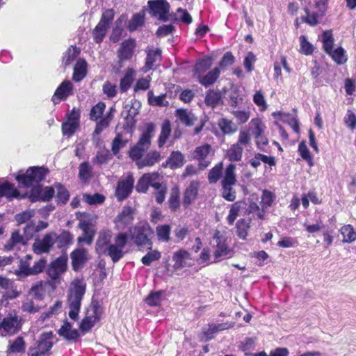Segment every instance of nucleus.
I'll return each instance as SVG.
<instances>
[{
  "label": "nucleus",
  "instance_id": "obj_24",
  "mask_svg": "<svg viewBox=\"0 0 356 356\" xmlns=\"http://www.w3.org/2000/svg\"><path fill=\"white\" fill-rule=\"evenodd\" d=\"M72 268L75 271L79 270L83 268L87 261V252L83 248H77L70 254Z\"/></svg>",
  "mask_w": 356,
  "mask_h": 356
},
{
  "label": "nucleus",
  "instance_id": "obj_54",
  "mask_svg": "<svg viewBox=\"0 0 356 356\" xmlns=\"http://www.w3.org/2000/svg\"><path fill=\"white\" fill-rule=\"evenodd\" d=\"M328 55H330L333 60H334L338 65H341L347 60L346 51L342 47H338L336 49L332 50Z\"/></svg>",
  "mask_w": 356,
  "mask_h": 356
},
{
  "label": "nucleus",
  "instance_id": "obj_27",
  "mask_svg": "<svg viewBox=\"0 0 356 356\" xmlns=\"http://www.w3.org/2000/svg\"><path fill=\"white\" fill-rule=\"evenodd\" d=\"M221 71L219 67H214L207 74L197 76V81L203 86L207 88L213 85L220 75Z\"/></svg>",
  "mask_w": 356,
  "mask_h": 356
},
{
  "label": "nucleus",
  "instance_id": "obj_21",
  "mask_svg": "<svg viewBox=\"0 0 356 356\" xmlns=\"http://www.w3.org/2000/svg\"><path fill=\"white\" fill-rule=\"evenodd\" d=\"M3 197L9 201L14 199L22 200L26 197V193H21L13 184L6 181L0 184V197Z\"/></svg>",
  "mask_w": 356,
  "mask_h": 356
},
{
  "label": "nucleus",
  "instance_id": "obj_12",
  "mask_svg": "<svg viewBox=\"0 0 356 356\" xmlns=\"http://www.w3.org/2000/svg\"><path fill=\"white\" fill-rule=\"evenodd\" d=\"M20 329L19 321L16 314H9L6 317H0V336L13 335Z\"/></svg>",
  "mask_w": 356,
  "mask_h": 356
},
{
  "label": "nucleus",
  "instance_id": "obj_57",
  "mask_svg": "<svg viewBox=\"0 0 356 356\" xmlns=\"http://www.w3.org/2000/svg\"><path fill=\"white\" fill-rule=\"evenodd\" d=\"M156 235L159 241L168 242L170 240V227L168 225H162L156 227Z\"/></svg>",
  "mask_w": 356,
  "mask_h": 356
},
{
  "label": "nucleus",
  "instance_id": "obj_11",
  "mask_svg": "<svg viewBox=\"0 0 356 356\" xmlns=\"http://www.w3.org/2000/svg\"><path fill=\"white\" fill-rule=\"evenodd\" d=\"M149 12L161 21L170 19V5L166 0H152L148 1Z\"/></svg>",
  "mask_w": 356,
  "mask_h": 356
},
{
  "label": "nucleus",
  "instance_id": "obj_15",
  "mask_svg": "<svg viewBox=\"0 0 356 356\" xmlns=\"http://www.w3.org/2000/svg\"><path fill=\"white\" fill-rule=\"evenodd\" d=\"M100 315V307L97 304L92 305L87 310L86 316L80 324V329L84 332L89 331L99 320Z\"/></svg>",
  "mask_w": 356,
  "mask_h": 356
},
{
  "label": "nucleus",
  "instance_id": "obj_37",
  "mask_svg": "<svg viewBox=\"0 0 356 356\" xmlns=\"http://www.w3.org/2000/svg\"><path fill=\"white\" fill-rule=\"evenodd\" d=\"M245 203L244 202H236L232 204L229 213L227 217L229 225H233L236 218L245 209Z\"/></svg>",
  "mask_w": 356,
  "mask_h": 356
},
{
  "label": "nucleus",
  "instance_id": "obj_64",
  "mask_svg": "<svg viewBox=\"0 0 356 356\" xmlns=\"http://www.w3.org/2000/svg\"><path fill=\"white\" fill-rule=\"evenodd\" d=\"M169 207L172 211H176L180 206L179 193L178 190L173 189L168 200Z\"/></svg>",
  "mask_w": 356,
  "mask_h": 356
},
{
  "label": "nucleus",
  "instance_id": "obj_48",
  "mask_svg": "<svg viewBox=\"0 0 356 356\" xmlns=\"http://www.w3.org/2000/svg\"><path fill=\"white\" fill-rule=\"evenodd\" d=\"M127 143L128 140L123 139L122 134L118 133L112 142L111 151L113 154L114 155L118 154L120 149L125 147Z\"/></svg>",
  "mask_w": 356,
  "mask_h": 356
},
{
  "label": "nucleus",
  "instance_id": "obj_30",
  "mask_svg": "<svg viewBox=\"0 0 356 356\" xmlns=\"http://www.w3.org/2000/svg\"><path fill=\"white\" fill-rule=\"evenodd\" d=\"M176 116L186 126L193 125L197 120V117L191 111L179 108L176 111Z\"/></svg>",
  "mask_w": 356,
  "mask_h": 356
},
{
  "label": "nucleus",
  "instance_id": "obj_2",
  "mask_svg": "<svg viewBox=\"0 0 356 356\" xmlns=\"http://www.w3.org/2000/svg\"><path fill=\"white\" fill-rule=\"evenodd\" d=\"M85 292L86 285L81 280H76L72 283L67 295V305L70 308L69 316L74 321L78 319Z\"/></svg>",
  "mask_w": 356,
  "mask_h": 356
},
{
  "label": "nucleus",
  "instance_id": "obj_32",
  "mask_svg": "<svg viewBox=\"0 0 356 356\" xmlns=\"http://www.w3.org/2000/svg\"><path fill=\"white\" fill-rule=\"evenodd\" d=\"M261 162L268 164L270 166L275 165V161L273 156H268L260 153L256 154L249 161L251 166L254 168H257L261 165Z\"/></svg>",
  "mask_w": 356,
  "mask_h": 356
},
{
  "label": "nucleus",
  "instance_id": "obj_6",
  "mask_svg": "<svg viewBox=\"0 0 356 356\" xmlns=\"http://www.w3.org/2000/svg\"><path fill=\"white\" fill-rule=\"evenodd\" d=\"M53 333L44 332L40 334L35 344L30 347L29 356H49L50 350L53 346Z\"/></svg>",
  "mask_w": 356,
  "mask_h": 356
},
{
  "label": "nucleus",
  "instance_id": "obj_46",
  "mask_svg": "<svg viewBox=\"0 0 356 356\" xmlns=\"http://www.w3.org/2000/svg\"><path fill=\"white\" fill-rule=\"evenodd\" d=\"M220 99V92L210 90L206 94L205 103L207 106L214 108L219 104Z\"/></svg>",
  "mask_w": 356,
  "mask_h": 356
},
{
  "label": "nucleus",
  "instance_id": "obj_19",
  "mask_svg": "<svg viewBox=\"0 0 356 356\" xmlns=\"http://www.w3.org/2000/svg\"><path fill=\"white\" fill-rule=\"evenodd\" d=\"M134 220V211L129 207H124L115 217L114 223L118 230H123L126 227L131 225Z\"/></svg>",
  "mask_w": 356,
  "mask_h": 356
},
{
  "label": "nucleus",
  "instance_id": "obj_42",
  "mask_svg": "<svg viewBox=\"0 0 356 356\" xmlns=\"http://www.w3.org/2000/svg\"><path fill=\"white\" fill-rule=\"evenodd\" d=\"M235 143L238 145V146L243 147V149L246 148L248 149L249 147H251V134L249 130H240L238 140Z\"/></svg>",
  "mask_w": 356,
  "mask_h": 356
},
{
  "label": "nucleus",
  "instance_id": "obj_3",
  "mask_svg": "<svg viewBox=\"0 0 356 356\" xmlns=\"http://www.w3.org/2000/svg\"><path fill=\"white\" fill-rule=\"evenodd\" d=\"M155 126L153 123L145 124V130L140 135L138 143L129 151L130 159L137 163L143 159L144 154L151 145V139L154 136Z\"/></svg>",
  "mask_w": 356,
  "mask_h": 356
},
{
  "label": "nucleus",
  "instance_id": "obj_1",
  "mask_svg": "<svg viewBox=\"0 0 356 356\" xmlns=\"http://www.w3.org/2000/svg\"><path fill=\"white\" fill-rule=\"evenodd\" d=\"M111 232L104 230L99 232L95 245V250L99 254H105L111 257L113 263L119 261L124 255V248L128 242L126 233L120 232L111 243Z\"/></svg>",
  "mask_w": 356,
  "mask_h": 356
},
{
  "label": "nucleus",
  "instance_id": "obj_40",
  "mask_svg": "<svg viewBox=\"0 0 356 356\" xmlns=\"http://www.w3.org/2000/svg\"><path fill=\"white\" fill-rule=\"evenodd\" d=\"M58 334L67 339H76L79 337L77 330H72L71 323L67 321L64 322L58 330Z\"/></svg>",
  "mask_w": 356,
  "mask_h": 356
},
{
  "label": "nucleus",
  "instance_id": "obj_33",
  "mask_svg": "<svg viewBox=\"0 0 356 356\" xmlns=\"http://www.w3.org/2000/svg\"><path fill=\"white\" fill-rule=\"evenodd\" d=\"M136 72L132 68H128L126 70L124 76L121 79L120 82V90L121 92H127L131 87Z\"/></svg>",
  "mask_w": 356,
  "mask_h": 356
},
{
  "label": "nucleus",
  "instance_id": "obj_23",
  "mask_svg": "<svg viewBox=\"0 0 356 356\" xmlns=\"http://www.w3.org/2000/svg\"><path fill=\"white\" fill-rule=\"evenodd\" d=\"M136 47L135 40L129 38L124 41L118 50V58L120 62H123L131 58L134 54V50Z\"/></svg>",
  "mask_w": 356,
  "mask_h": 356
},
{
  "label": "nucleus",
  "instance_id": "obj_51",
  "mask_svg": "<svg viewBox=\"0 0 356 356\" xmlns=\"http://www.w3.org/2000/svg\"><path fill=\"white\" fill-rule=\"evenodd\" d=\"M148 102L152 106H165L168 102L165 100V95L154 96L153 92L149 90L147 93Z\"/></svg>",
  "mask_w": 356,
  "mask_h": 356
},
{
  "label": "nucleus",
  "instance_id": "obj_4",
  "mask_svg": "<svg viewBox=\"0 0 356 356\" xmlns=\"http://www.w3.org/2000/svg\"><path fill=\"white\" fill-rule=\"evenodd\" d=\"M236 165L229 164L225 170L222 179V196L226 200L233 202L236 199V191L233 188L236 183V177L235 174Z\"/></svg>",
  "mask_w": 356,
  "mask_h": 356
},
{
  "label": "nucleus",
  "instance_id": "obj_53",
  "mask_svg": "<svg viewBox=\"0 0 356 356\" xmlns=\"http://www.w3.org/2000/svg\"><path fill=\"white\" fill-rule=\"evenodd\" d=\"M275 199V195L267 190H264L262 193L261 204V207L266 212V209L270 207Z\"/></svg>",
  "mask_w": 356,
  "mask_h": 356
},
{
  "label": "nucleus",
  "instance_id": "obj_58",
  "mask_svg": "<svg viewBox=\"0 0 356 356\" xmlns=\"http://www.w3.org/2000/svg\"><path fill=\"white\" fill-rule=\"evenodd\" d=\"M298 152L301 157L307 162L309 166H312L314 165L313 157L305 141L300 143L298 145Z\"/></svg>",
  "mask_w": 356,
  "mask_h": 356
},
{
  "label": "nucleus",
  "instance_id": "obj_18",
  "mask_svg": "<svg viewBox=\"0 0 356 356\" xmlns=\"http://www.w3.org/2000/svg\"><path fill=\"white\" fill-rule=\"evenodd\" d=\"M67 259L65 257H60L52 261L47 268V274L53 281L58 280L60 275L67 270Z\"/></svg>",
  "mask_w": 356,
  "mask_h": 356
},
{
  "label": "nucleus",
  "instance_id": "obj_52",
  "mask_svg": "<svg viewBox=\"0 0 356 356\" xmlns=\"http://www.w3.org/2000/svg\"><path fill=\"white\" fill-rule=\"evenodd\" d=\"M222 163L220 162L216 165L212 169H211L209 172L208 179L209 183L215 184L216 183L219 179L222 176Z\"/></svg>",
  "mask_w": 356,
  "mask_h": 356
},
{
  "label": "nucleus",
  "instance_id": "obj_26",
  "mask_svg": "<svg viewBox=\"0 0 356 356\" xmlns=\"http://www.w3.org/2000/svg\"><path fill=\"white\" fill-rule=\"evenodd\" d=\"M199 186L200 182L198 181L193 180L190 182L189 186L186 188L184 192L183 199V204L184 207H188L195 200Z\"/></svg>",
  "mask_w": 356,
  "mask_h": 356
},
{
  "label": "nucleus",
  "instance_id": "obj_60",
  "mask_svg": "<svg viewBox=\"0 0 356 356\" xmlns=\"http://www.w3.org/2000/svg\"><path fill=\"white\" fill-rule=\"evenodd\" d=\"M150 250L141 259V261L145 266H150L152 262L159 260L161 257V253L159 250Z\"/></svg>",
  "mask_w": 356,
  "mask_h": 356
},
{
  "label": "nucleus",
  "instance_id": "obj_61",
  "mask_svg": "<svg viewBox=\"0 0 356 356\" xmlns=\"http://www.w3.org/2000/svg\"><path fill=\"white\" fill-rule=\"evenodd\" d=\"M106 108V104L104 102H99L95 105L90 110V119L93 121H97L99 119L104 110Z\"/></svg>",
  "mask_w": 356,
  "mask_h": 356
},
{
  "label": "nucleus",
  "instance_id": "obj_34",
  "mask_svg": "<svg viewBox=\"0 0 356 356\" xmlns=\"http://www.w3.org/2000/svg\"><path fill=\"white\" fill-rule=\"evenodd\" d=\"M63 303L60 300H57L49 309L44 312L41 314L40 317L38 318V321L41 323L44 322L47 319L52 318L53 316H56L58 315L62 309Z\"/></svg>",
  "mask_w": 356,
  "mask_h": 356
},
{
  "label": "nucleus",
  "instance_id": "obj_41",
  "mask_svg": "<svg viewBox=\"0 0 356 356\" xmlns=\"http://www.w3.org/2000/svg\"><path fill=\"white\" fill-rule=\"evenodd\" d=\"M170 19H174L177 22L181 21L186 24H189L192 22V17L188 12L181 8H179L175 13L170 14Z\"/></svg>",
  "mask_w": 356,
  "mask_h": 356
},
{
  "label": "nucleus",
  "instance_id": "obj_44",
  "mask_svg": "<svg viewBox=\"0 0 356 356\" xmlns=\"http://www.w3.org/2000/svg\"><path fill=\"white\" fill-rule=\"evenodd\" d=\"M340 232L343 235V243H351L356 240V232L350 225L343 226Z\"/></svg>",
  "mask_w": 356,
  "mask_h": 356
},
{
  "label": "nucleus",
  "instance_id": "obj_9",
  "mask_svg": "<svg viewBox=\"0 0 356 356\" xmlns=\"http://www.w3.org/2000/svg\"><path fill=\"white\" fill-rule=\"evenodd\" d=\"M328 0H314V8L315 10L311 12L309 8H305V12L307 16L302 18V21L310 26H316L318 24L320 19L323 18L327 10Z\"/></svg>",
  "mask_w": 356,
  "mask_h": 356
},
{
  "label": "nucleus",
  "instance_id": "obj_36",
  "mask_svg": "<svg viewBox=\"0 0 356 356\" xmlns=\"http://www.w3.org/2000/svg\"><path fill=\"white\" fill-rule=\"evenodd\" d=\"M87 63L85 60L79 59L74 67L73 80L81 81L86 75Z\"/></svg>",
  "mask_w": 356,
  "mask_h": 356
},
{
  "label": "nucleus",
  "instance_id": "obj_35",
  "mask_svg": "<svg viewBox=\"0 0 356 356\" xmlns=\"http://www.w3.org/2000/svg\"><path fill=\"white\" fill-rule=\"evenodd\" d=\"M243 147L236 143L232 144L227 150L226 157L230 161H241L243 157Z\"/></svg>",
  "mask_w": 356,
  "mask_h": 356
},
{
  "label": "nucleus",
  "instance_id": "obj_17",
  "mask_svg": "<svg viewBox=\"0 0 356 356\" xmlns=\"http://www.w3.org/2000/svg\"><path fill=\"white\" fill-rule=\"evenodd\" d=\"M56 232H51L44 235L42 239L36 240L33 244V250L35 254L47 253L55 244Z\"/></svg>",
  "mask_w": 356,
  "mask_h": 356
},
{
  "label": "nucleus",
  "instance_id": "obj_39",
  "mask_svg": "<svg viewBox=\"0 0 356 356\" xmlns=\"http://www.w3.org/2000/svg\"><path fill=\"white\" fill-rule=\"evenodd\" d=\"M211 66V60L209 58L199 60L194 66V74L196 78L204 74Z\"/></svg>",
  "mask_w": 356,
  "mask_h": 356
},
{
  "label": "nucleus",
  "instance_id": "obj_13",
  "mask_svg": "<svg viewBox=\"0 0 356 356\" xmlns=\"http://www.w3.org/2000/svg\"><path fill=\"white\" fill-rule=\"evenodd\" d=\"M134 184V178L129 173L126 177H122L118 181L115 189V196L119 201H122L129 196L132 192Z\"/></svg>",
  "mask_w": 356,
  "mask_h": 356
},
{
  "label": "nucleus",
  "instance_id": "obj_55",
  "mask_svg": "<svg viewBox=\"0 0 356 356\" xmlns=\"http://www.w3.org/2000/svg\"><path fill=\"white\" fill-rule=\"evenodd\" d=\"M163 291L151 292L145 299L146 303L149 306H159L162 301Z\"/></svg>",
  "mask_w": 356,
  "mask_h": 356
},
{
  "label": "nucleus",
  "instance_id": "obj_31",
  "mask_svg": "<svg viewBox=\"0 0 356 356\" xmlns=\"http://www.w3.org/2000/svg\"><path fill=\"white\" fill-rule=\"evenodd\" d=\"M218 126L224 135H232L238 130V126L232 120L225 118L218 120Z\"/></svg>",
  "mask_w": 356,
  "mask_h": 356
},
{
  "label": "nucleus",
  "instance_id": "obj_56",
  "mask_svg": "<svg viewBox=\"0 0 356 356\" xmlns=\"http://www.w3.org/2000/svg\"><path fill=\"white\" fill-rule=\"evenodd\" d=\"M108 29V28H107L105 25H102L99 23L97 24L92 31L94 40L97 43H101L103 41Z\"/></svg>",
  "mask_w": 356,
  "mask_h": 356
},
{
  "label": "nucleus",
  "instance_id": "obj_49",
  "mask_svg": "<svg viewBox=\"0 0 356 356\" xmlns=\"http://www.w3.org/2000/svg\"><path fill=\"white\" fill-rule=\"evenodd\" d=\"M250 130L254 136H260L264 134L266 126L264 125L262 120L259 118L252 119L250 122Z\"/></svg>",
  "mask_w": 356,
  "mask_h": 356
},
{
  "label": "nucleus",
  "instance_id": "obj_22",
  "mask_svg": "<svg viewBox=\"0 0 356 356\" xmlns=\"http://www.w3.org/2000/svg\"><path fill=\"white\" fill-rule=\"evenodd\" d=\"M78 226L83 232L82 235L77 238L78 243H86L90 245L95 234V230L91 223L88 220H80Z\"/></svg>",
  "mask_w": 356,
  "mask_h": 356
},
{
  "label": "nucleus",
  "instance_id": "obj_5",
  "mask_svg": "<svg viewBox=\"0 0 356 356\" xmlns=\"http://www.w3.org/2000/svg\"><path fill=\"white\" fill-rule=\"evenodd\" d=\"M129 236L138 247L147 245L149 250L152 248V242L149 238L152 231L148 224L137 225L129 229Z\"/></svg>",
  "mask_w": 356,
  "mask_h": 356
},
{
  "label": "nucleus",
  "instance_id": "obj_38",
  "mask_svg": "<svg viewBox=\"0 0 356 356\" xmlns=\"http://www.w3.org/2000/svg\"><path fill=\"white\" fill-rule=\"evenodd\" d=\"M56 238L55 244H56L58 248H65L70 245L73 241V235L66 230L63 231L59 235L56 233Z\"/></svg>",
  "mask_w": 356,
  "mask_h": 356
},
{
  "label": "nucleus",
  "instance_id": "obj_29",
  "mask_svg": "<svg viewBox=\"0 0 356 356\" xmlns=\"http://www.w3.org/2000/svg\"><path fill=\"white\" fill-rule=\"evenodd\" d=\"M161 160V154L158 151L154 150L148 152L145 157L143 158L137 163L138 169H142L144 167L153 166L155 163H158Z\"/></svg>",
  "mask_w": 356,
  "mask_h": 356
},
{
  "label": "nucleus",
  "instance_id": "obj_62",
  "mask_svg": "<svg viewBox=\"0 0 356 356\" xmlns=\"http://www.w3.org/2000/svg\"><path fill=\"white\" fill-rule=\"evenodd\" d=\"M171 132L170 124L168 121H165L161 128V131L159 138V147H161L166 142Z\"/></svg>",
  "mask_w": 356,
  "mask_h": 356
},
{
  "label": "nucleus",
  "instance_id": "obj_10",
  "mask_svg": "<svg viewBox=\"0 0 356 356\" xmlns=\"http://www.w3.org/2000/svg\"><path fill=\"white\" fill-rule=\"evenodd\" d=\"M213 155L212 147L209 144L197 147L192 154L193 159L198 161V166L201 170H204L211 164Z\"/></svg>",
  "mask_w": 356,
  "mask_h": 356
},
{
  "label": "nucleus",
  "instance_id": "obj_43",
  "mask_svg": "<svg viewBox=\"0 0 356 356\" xmlns=\"http://www.w3.org/2000/svg\"><path fill=\"white\" fill-rule=\"evenodd\" d=\"M322 42L324 51L327 54L333 50L334 38L331 31H324L322 35Z\"/></svg>",
  "mask_w": 356,
  "mask_h": 356
},
{
  "label": "nucleus",
  "instance_id": "obj_16",
  "mask_svg": "<svg viewBox=\"0 0 356 356\" xmlns=\"http://www.w3.org/2000/svg\"><path fill=\"white\" fill-rule=\"evenodd\" d=\"M55 190L51 186L42 188L40 185H37L31 188L29 198L31 202H47L54 195Z\"/></svg>",
  "mask_w": 356,
  "mask_h": 356
},
{
  "label": "nucleus",
  "instance_id": "obj_25",
  "mask_svg": "<svg viewBox=\"0 0 356 356\" xmlns=\"http://www.w3.org/2000/svg\"><path fill=\"white\" fill-rule=\"evenodd\" d=\"M145 51L147 53V58L145 65L143 67V71L146 72L153 69L157 65V63L161 60V51L159 49L152 48H147Z\"/></svg>",
  "mask_w": 356,
  "mask_h": 356
},
{
  "label": "nucleus",
  "instance_id": "obj_14",
  "mask_svg": "<svg viewBox=\"0 0 356 356\" xmlns=\"http://www.w3.org/2000/svg\"><path fill=\"white\" fill-rule=\"evenodd\" d=\"M172 260L174 262L173 269L175 271L181 270L184 268L193 265L191 254L185 249H179L172 254Z\"/></svg>",
  "mask_w": 356,
  "mask_h": 356
},
{
  "label": "nucleus",
  "instance_id": "obj_47",
  "mask_svg": "<svg viewBox=\"0 0 356 356\" xmlns=\"http://www.w3.org/2000/svg\"><path fill=\"white\" fill-rule=\"evenodd\" d=\"M112 158L108 149L103 148L97 152V155L92 159L93 163L102 165L106 163Z\"/></svg>",
  "mask_w": 356,
  "mask_h": 356
},
{
  "label": "nucleus",
  "instance_id": "obj_7",
  "mask_svg": "<svg viewBox=\"0 0 356 356\" xmlns=\"http://www.w3.org/2000/svg\"><path fill=\"white\" fill-rule=\"evenodd\" d=\"M48 171L43 167H30L24 174L18 175L16 179L23 186L29 187L42 181Z\"/></svg>",
  "mask_w": 356,
  "mask_h": 356
},
{
  "label": "nucleus",
  "instance_id": "obj_50",
  "mask_svg": "<svg viewBox=\"0 0 356 356\" xmlns=\"http://www.w3.org/2000/svg\"><path fill=\"white\" fill-rule=\"evenodd\" d=\"M113 115L110 113H106V115L103 117L99 122H97L94 134L99 135L105 129H106L112 120Z\"/></svg>",
  "mask_w": 356,
  "mask_h": 356
},
{
  "label": "nucleus",
  "instance_id": "obj_8",
  "mask_svg": "<svg viewBox=\"0 0 356 356\" xmlns=\"http://www.w3.org/2000/svg\"><path fill=\"white\" fill-rule=\"evenodd\" d=\"M213 240L215 243V244L213 243V248H214L213 256L215 262L231 257L232 250L227 245L225 236L220 231H215Z\"/></svg>",
  "mask_w": 356,
  "mask_h": 356
},
{
  "label": "nucleus",
  "instance_id": "obj_28",
  "mask_svg": "<svg viewBox=\"0 0 356 356\" xmlns=\"http://www.w3.org/2000/svg\"><path fill=\"white\" fill-rule=\"evenodd\" d=\"M25 244L24 237L19 231H15L12 233L10 239L4 245V250L6 251L17 250Z\"/></svg>",
  "mask_w": 356,
  "mask_h": 356
},
{
  "label": "nucleus",
  "instance_id": "obj_45",
  "mask_svg": "<svg viewBox=\"0 0 356 356\" xmlns=\"http://www.w3.org/2000/svg\"><path fill=\"white\" fill-rule=\"evenodd\" d=\"M184 155L180 152H173L168 159V163L172 169L180 168L184 164Z\"/></svg>",
  "mask_w": 356,
  "mask_h": 356
},
{
  "label": "nucleus",
  "instance_id": "obj_59",
  "mask_svg": "<svg viewBox=\"0 0 356 356\" xmlns=\"http://www.w3.org/2000/svg\"><path fill=\"white\" fill-rule=\"evenodd\" d=\"M79 50L76 47H72L67 49L63 58V63L65 66L70 65L78 56Z\"/></svg>",
  "mask_w": 356,
  "mask_h": 356
},
{
  "label": "nucleus",
  "instance_id": "obj_63",
  "mask_svg": "<svg viewBox=\"0 0 356 356\" xmlns=\"http://www.w3.org/2000/svg\"><path fill=\"white\" fill-rule=\"evenodd\" d=\"M144 23V14H135L129 22L128 29L130 31H136L139 26Z\"/></svg>",
  "mask_w": 356,
  "mask_h": 356
},
{
  "label": "nucleus",
  "instance_id": "obj_20",
  "mask_svg": "<svg viewBox=\"0 0 356 356\" xmlns=\"http://www.w3.org/2000/svg\"><path fill=\"white\" fill-rule=\"evenodd\" d=\"M73 84L69 80L63 81L56 90L51 101L54 104H59L61 101L67 99V98L72 95Z\"/></svg>",
  "mask_w": 356,
  "mask_h": 356
}]
</instances>
